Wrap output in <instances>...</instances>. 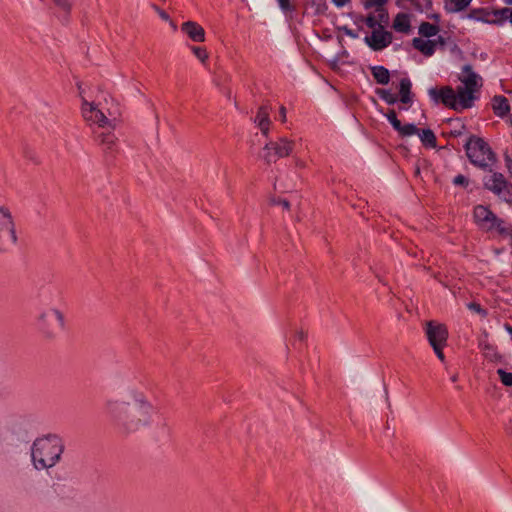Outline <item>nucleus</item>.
<instances>
[{"mask_svg":"<svg viewBox=\"0 0 512 512\" xmlns=\"http://www.w3.org/2000/svg\"><path fill=\"white\" fill-rule=\"evenodd\" d=\"M469 179L464 176V175H457L456 177H454L453 179V184L456 185V186H462L464 188H467L469 186Z\"/></svg>","mask_w":512,"mask_h":512,"instance_id":"2f4dec72","label":"nucleus"},{"mask_svg":"<svg viewBox=\"0 0 512 512\" xmlns=\"http://www.w3.org/2000/svg\"><path fill=\"white\" fill-rule=\"evenodd\" d=\"M348 0H332V2L337 6V7H343L345 6V4L347 3Z\"/></svg>","mask_w":512,"mask_h":512,"instance_id":"a19ab883","label":"nucleus"},{"mask_svg":"<svg viewBox=\"0 0 512 512\" xmlns=\"http://www.w3.org/2000/svg\"><path fill=\"white\" fill-rule=\"evenodd\" d=\"M497 373L500 376L501 382L505 386H512V373L506 372L502 369H498Z\"/></svg>","mask_w":512,"mask_h":512,"instance_id":"c85d7f7f","label":"nucleus"},{"mask_svg":"<svg viewBox=\"0 0 512 512\" xmlns=\"http://www.w3.org/2000/svg\"><path fill=\"white\" fill-rule=\"evenodd\" d=\"M112 129L107 130V132H100L95 131L96 137L99 140V142L106 146L108 150H112V147L115 145L116 137L110 132Z\"/></svg>","mask_w":512,"mask_h":512,"instance_id":"aec40b11","label":"nucleus"},{"mask_svg":"<svg viewBox=\"0 0 512 512\" xmlns=\"http://www.w3.org/2000/svg\"><path fill=\"white\" fill-rule=\"evenodd\" d=\"M17 242L15 224L10 211L0 207V252L8 251Z\"/></svg>","mask_w":512,"mask_h":512,"instance_id":"423d86ee","label":"nucleus"},{"mask_svg":"<svg viewBox=\"0 0 512 512\" xmlns=\"http://www.w3.org/2000/svg\"><path fill=\"white\" fill-rule=\"evenodd\" d=\"M392 28L403 34H409L411 32V16L408 13H398L392 23Z\"/></svg>","mask_w":512,"mask_h":512,"instance_id":"2eb2a0df","label":"nucleus"},{"mask_svg":"<svg viewBox=\"0 0 512 512\" xmlns=\"http://www.w3.org/2000/svg\"><path fill=\"white\" fill-rule=\"evenodd\" d=\"M294 141L280 137L278 141H269L263 148L262 158L267 163L275 162L279 158L289 156L294 148Z\"/></svg>","mask_w":512,"mask_h":512,"instance_id":"6e6552de","label":"nucleus"},{"mask_svg":"<svg viewBox=\"0 0 512 512\" xmlns=\"http://www.w3.org/2000/svg\"><path fill=\"white\" fill-rule=\"evenodd\" d=\"M345 33L347 36H349L350 38H353V39H356L358 37V34L354 30L349 29V28H345Z\"/></svg>","mask_w":512,"mask_h":512,"instance_id":"58836bf2","label":"nucleus"},{"mask_svg":"<svg viewBox=\"0 0 512 512\" xmlns=\"http://www.w3.org/2000/svg\"><path fill=\"white\" fill-rule=\"evenodd\" d=\"M467 308L477 314H480V304L477 302H469L466 304Z\"/></svg>","mask_w":512,"mask_h":512,"instance_id":"c9c22d12","label":"nucleus"},{"mask_svg":"<svg viewBox=\"0 0 512 512\" xmlns=\"http://www.w3.org/2000/svg\"><path fill=\"white\" fill-rule=\"evenodd\" d=\"M182 31L186 33L189 38L195 42H203L205 40L204 29L196 22L187 21L182 24Z\"/></svg>","mask_w":512,"mask_h":512,"instance_id":"4468645a","label":"nucleus"},{"mask_svg":"<svg viewBox=\"0 0 512 512\" xmlns=\"http://www.w3.org/2000/svg\"><path fill=\"white\" fill-rule=\"evenodd\" d=\"M254 122L260 128L263 135L267 136L269 132L270 126V118H269V107L267 105H262L259 107L257 114L254 118Z\"/></svg>","mask_w":512,"mask_h":512,"instance_id":"dca6fc26","label":"nucleus"},{"mask_svg":"<svg viewBox=\"0 0 512 512\" xmlns=\"http://www.w3.org/2000/svg\"><path fill=\"white\" fill-rule=\"evenodd\" d=\"M383 115L386 117L388 122L392 125L394 130L398 131L402 128V123L400 120H398L396 116V112L394 110H389L386 113H383Z\"/></svg>","mask_w":512,"mask_h":512,"instance_id":"393cba45","label":"nucleus"},{"mask_svg":"<svg viewBox=\"0 0 512 512\" xmlns=\"http://www.w3.org/2000/svg\"><path fill=\"white\" fill-rule=\"evenodd\" d=\"M106 411L124 430L135 432L151 423L153 406L142 392L128 388L123 400L107 401Z\"/></svg>","mask_w":512,"mask_h":512,"instance_id":"f257e3e1","label":"nucleus"},{"mask_svg":"<svg viewBox=\"0 0 512 512\" xmlns=\"http://www.w3.org/2000/svg\"><path fill=\"white\" fill-rule=\"evenodd\" d=\"M417 135L421 142L428 147L434 148L436 146V136L431 129L418 130Z\"/></svg>","mask_w":512,"mask_h":512,"instance_id":"412c9836","label":"nucleus"},{"mask_svg":"<svg viewBox=\"0 0 512 512\" xmlns=\"http://www.w3.org/2000/svg\"><path fill=\"white\" fill-rule=\"evenodd\" d=\"M505 164L509 175L512 177V158L506 153L504 155Z\"/></svg>","mask_w":512,"mask_h":512,"instance_id":"e433bc0d","label":"nucleus"},{"mask_svg":"<svg viewBox=\"0 0 512 512\" xmlns=\"http://www.w3.org/2000/svg\"><path fill=\"white\" fill-rule=\"evenodd\" d=\"M492 108L496 115L503 117L510 111L508 100L503 96H495L492 102Z\"/></svg>","mask_w":512,"mask_h":512,"instance_id":"6ab92c4d","label":"nucleus"},{"mask_svg":"<svg viewBox=\"0 0 512 512\" xmlns=\"http://www.w3.org/2000/svg\"><path fill=\"white\" fill-rule=\"evenodd\" d=\"M64 452L62 439L49 434L34 440L30 448L31 462L36 470H48L54 467Z\"/></svg>","mask_w":512,"mask_h":512,"instance_id":"7ed1b4c3","label":"nucleus"},{"mask_svg":"<svg viewBox=\"0 0 512 512\" xmlns=\"http://www.w3.org/2000/svg\"><path fill=\"white\" fill-rule=\"evenodd\" d=\"M426 336L435 354L441 362H445V354L442 349L446 344L448 332L444 325L434 322L426 324Z\"/></svg>","mask_w":512,"mask_h":512,"instance_id":"1a4fd4ad","label":"nucleus"},{"mask_svg":"<svg viewBox=\"0 0 512 512\" xmlns=\"http://www.w3.org/2000/svg\"><path fill=\"white\" fill-rule=\"evenodd\" d=\"M452 7L451 10L453 11H461L465 9L472 0H449Z\"/></svg>","mask_w":512,"mask_h":512,"instance_id":"bb28decb","label":"nucleus"},{"mask_svg":"<svg viewBox=\"0 0 512 512\" xmlns=\"http://www.w3.org/2000/svg\"><path fill=\"white\" fill-rule=\"evenodd\" d=\"M439 32V27L430 22H422L419 26V34L422 37L430 38L436 36Z\"/></svg>","mask_w":512,"mask_h":512,"instance_id":"5701e85b","label":"nucleus"},{"mask_svg":"<svg viewBox=\"0 0 512 512\" xmlns=\"http://www.w3.org/2000/svg\"><path fill=\"white\" fill-rule=\"evenodd\" d=\"M438 43L443 44L442 37H439L438 40H425L420 37H415L412 40L413 47L427 57H430L435 53Z\"/></svg>","mask_w":512,"mask_h":512,"instance_id":"ddd939ff","label":"nucleus"},{"mask_svg":"<svg viewBox=\"0 0 512 512\" xmlns=\"http://www.w3.org/2000/svg\"><path fill=\"white\" fill-rule=\"evenodd\" d=\"M192 51L194 55L202 62L204 63L205 60L208 58V53L206 49L198 46H193Z\"/></svg>","mask_w":512,"mask_h":512,"instance_id":"c756f323","label":"nucleus"},{"mask_svg":"<svg viewBox=\"0 0 512 512\" xmlns=\"http://www.w3.org/2000/svg\"><path fill=\"white\" fill-rule=\"evenodd\" d=\"M82 115L87 122L97 124L100 129H115L118 123L117 118L111 112L107 116L103 109H99L86 100L82 103Z\"/></svg>","mask_w":512,"mask_h":512,"instance_id":"20e7f679","label":"nucleus"},{"mask_svg":"<svg viewBox=\"0 0 512 512\" xmlns=\"http://www.w3.org/2000/svg\"><path fill=\"white\" fill-rule=\"evenodd\" d=\"M496 161V155L488 146V144L482 141V168L494 164Z\"/></svg>","mask_w":512,"mask_h":512,"instance_id":"4be33fe9","label":"nucleus"},{"mask_svg":"<svg viewBox=\"0 0 512 512\" xmlns=\"http://www.w3.org/2000/svg\"><path fill=\"white\" fill-rule=\"evenodd\" d=\"M508 123L512 127V114L508 118Z\"/></svg>","mask_w":512,"mask_h":512,"instance_id":"c03bdc74","label":"nucleus"},{"mask_svg":"<svg viewBox=\"0 0 512 512\" xmlns=\"http://www.w3.org/2000/svg\"><path fill=\"white\" fill-rule=\"evenodd\" d=\"M418 130L419 129L414 124L408 123L402 125V128L397 132L400 133L402 136H412L417 135Z\"/></svg>","mask_w":512,"mask_h":512,"instance_id":"a878e982","label":"nucleus"},{"mask_svg":"<svg viewBox=\"0 0 512 512\" xmlns=\"http://www.w3.org/2000/svg\"><path fill=\"white\" fill-rule=\"evenodd\" d=\"M482 354L486 355H495V357H498V352L495 350V348L490 344H485L484 348L482 347Z\"/></svg>","mask_w":512,"mask_h":512,"instance_id":"f704fd0d","label":"nucleus"},{"mask_svg":"<svg viewBox=\"0 0 512 512\" xmlns=\"http://www.w3.org/2000/svg\"><path fill=\"white\" fill-rule=\"evenodd\" d=\"M489 233L492 237L503 238L511 231V225L498 217L488 208L482 207V232Z\"/></svg>","mask_w":512,"mask_h":512,"instance_id":"0eeeda50","label":"nucleus"},{"mask_svg":"<svg viewBox=\"0 0 512 512\" xmlns=\"http://www.w3.org/2000/svg\"><path fill=\"white\" fill-rule=\"evenodd\" d=\"M477 210H478V207L475 208V211H474V217L477 218Z\"/></svg>","mask_w":512,"mask_h":512,"instance_id":"09e8293b","label":"nucleus"},{"mask_svg":"<svg viewBox=\"0 0 512 512\" xmlns=\"http://www.w3.org/2000/svg\"><path fill=\"white\" fill-rule=\"evenodd\" d=\"M451 381H452V382H456V381H457V375H453V376L451 377Z\"/></svg>","mask_w":512,"mask_h":512,"instance_id":"a18cd8bd","label":"nucleus"},{"mask_svg":"<svg viewBox=\"0 0 512 512\" xmlns=\"http://www.w3.org/2000/svg\"><path fill=\"white\" fill-rule=\"evenodd\" d=\"M461 85L454 90L450 86L440 89L430 88L428 94L435 102H441L445 106L455 110L470 108L475 99L478 75L470 65H464L457 76Z\"/></svg>","mask_w":512,"mask_h":512,"instance_id":"f03ea898","label":"nucleus"},{"mask_svg":"<svg viewBox=\"0 0 512 512\" xmlns=\"http://www.w3.org/2000/svg\"><path fill=\"white\" fill-rule=\"evenodd\" d=\"M365 24L367 27L371 28L372 31H375L379 26H382L379 20L374 15H369L365 19Z\"/></svg>","mask_w":512,"mask_h":512,"instance_id":"7c9ffc66","label":"nucleus"},{"mask_svg":"<svg viewBox=\"0 0 512 512\" xmlns=\"http://www.w3.org/2000/svg\"><path fill=\"white\" fill-rule=\"evenodd\" d=\"M484 186L501 201L512 206V184L505 179L503 174L490 171V174L484 178Z\"/></svg>","mask_w":512,"mask_h":512,"instance_id":"39448f33","label":"nucleus"},{"mask_svg":"<svg viewBox=\"0 0 512 512\" xmlns=\"http://www.w3.org/2000/svg\"><path fill=\"white\" fill-rule=\"evenodd\" d=\"M504 2L508 5H512V0H504Z\"/></svg>","mask_w":512,"mask_h":512,"instance_id":"de8ad7c7","label":"nucleus"},{"mask_svg":"<svg viewBox=\"0 0 512 512\" xmlns=\"http://www.w3.org/2000/svg\"><path fill=\"white\" fill-rule=\"evenodd\" d=\"M279 119L282 121V122H285L286 121V108L284 106H282L280 108V116H279Z\"/></svg>","mask_w":512,"mask_h":512,"instance_id":"ea45409f","label":"nucleus"},{"mask_svg":"<svg viewBox=\"0 0 512 512\" xmlns=\"http://www.w3.org/2000/svg\"><path fill=\"white\" fill-rule=\"evenodd\" d=\"M279 8L285 14L292 13L295 7L291 4L290 0H277Z\"/></svg>","mask_w":512,"mask_h":512,"instance_id":"cd10ccee","label":"nucleus"},{"mask_svg":"<svg viewBox=\"0 0 512 512\" xmlns=\"http://www.w3.org/2000/svg\"><path fill=\"white\" fill-rule=\"evenodd\" d=\"M507 331L512 335V327L506 326Z\"/></svg>","mask_w":512,"mask_h":512,"instance_id":"49530a36","label":"nucleus"},{"mask_svg":"<svg viewBox=\"0 0 512 512\" xmlns=\"http://www.w3.org/2000/svg\"><path fill=\"white\" fill-rule=\"evenodd\" d=\"M412 82L408 77H404L399 82L400 102L403 105L411 106L413 103V94L411 91Z\"/></svg>","mask_w":512,"mask_h":512,"instance_id":"f3484780","label":"nucleus"},{"mask_svg":"<svg viewBox=\"0 0 512 512\" xmlns=\"http://www.w3.org/2000/svg\"><path fill=\"white\" fill-rule=\"evenodd\" d=\"M376 94L388 105H394L399 100L396 95L387 89L378 88L376 89Z\"/></svg>","mask_w":512,"mask_h":512,"instance_id":"b1692460","label":"nucleus"},{"mask_svg":"<svg viewBox=\"0 0 512 512\" xmlns=\"http://www.w3.org/2000/svg\"><path fill=\"white\" fill-rule=\"evenodd\" d=\"M497 15L502 19H509L512 24V8H503L497 13Z\"/></svg>","mask_w":512,"mask_h":512,"instance_id":"72a5a7b5","label":"nucleus"},{"mask_svg":"<svg viewBox=\"0 0 512 512\" xmlns=\"http://www.w3.org/2000/svg\"><path fill=\"white\" fill-rule=\"evenodd\" d=\"M159 16L165 21L169 20V15L164 11H159Z\"/></svg>","mask_w":512,"mask_h":512,"instance_id":"37998d69","label":"nucleus"},{"mask_svg":"<svg viewBox=\"0 0 512 512\" xmlns=\"http://www.w3.org/2000/svg\"><path fill=\"white\" fill-rule=\"evenodd\" d=\"M53 322H56L57 326L60 329H64V327H65L64 316L58 309L51 308L47 311L41 312L38 316L39 328L41 329L42 333L47 338L53 337V332L50 329Z\"/></svg>","mask_w":512,"mask_h":512,"instance_id":"9d476101","label":"nucleus"},{"mask_svg":"<svg viewBox=\"0 0 512 512\" xmlns=\"http://www.w3.org/2000/svg\"><path fill=\"white\" fill-rule=\"evenodd\" d=\"M54 2L65 13H68L72 7L73 0H54Z\"/></svg>","mask_w":512,"mask_h":512,"instance_id":"473e14b6","label":"nucleus"},{"mask_svg":"<svg viewBox=\"0 0 512 512\" xmlns=\"http://www.w3.org/2000/svg\"><path fill=\"white\" fill-rule=\"evenodd\" d=\"M464 149L469 161L480 167V137L470 136L464 144Z\"/></svg>","mask_w":512,"mask_h":512,"instance_id":"f8f14e48","label":"nucleus"},{"mask_svg":"<svg viewBox=\"0 0 512 512\" xmlns=\"http://www.w3.org/2000/svg\"><path fill=\"white\" fill-rule=\"evenodd\" d=\"M278 204L282 205L283 208H285V209H289V207H290V204L286 199L279 200Z\"/></svg>","mask_w":512,"mask_h":512,"instance_id":"79ce46f5","label":"nucleus"},{"mask_svg":"<svg viewBox=\"0 0 512 512\" xmlns=\"http://www.w3.org/2000/svg\"><path fill=\"white\" fill-rule=\"evenodd\" d=\"M393 40L392 33L379 26L370 35L364 37L365 44L373 51H382L387 48Z\"/></svg>","mask_w":512,"mask_h":512,"instance_id":"9b49d317","label":"nucleus"},{"mask_svg":"<svg viewBox=\"0 0 512 512\" xmlns=\"http://www.w3.org/2000/svg\"><path fill=\"white\" fill-rule=\"evenodd\" d=\"M386 0H368L367 4L369 6H374L377 8L382 7L385 4Z\"/></svg>","mask_w":512,"mask_h":512,"instance_id":"4c0bfd02","label":"nucleus"},{"mask_svg":"<svg viewBox=\"0 0 512 512\" xmlns=\"http://www.w3.org/2000/svg\"><path fill=\"white\" fill-rule=\"evenodd\" d=\"M370 71L378 84L387 85L390 82V72L386 67L381 65L370 66Z\"/></svg>","mask_w":512,"mask_h":512,"instance_id":"a211bd4d","label":"nucleus"}]
</instances>
